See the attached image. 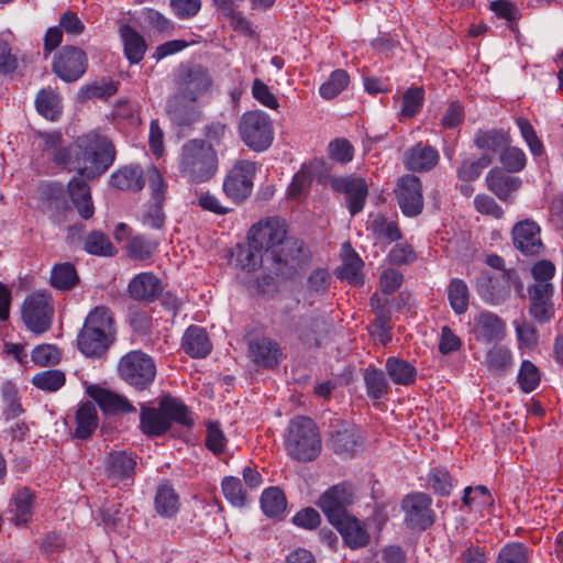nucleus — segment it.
I'll return each instance as SVG.
<instances>
[{
    "label": "nucleus",
    "instance_id": "nucleus-1",
    "mask_svg": "<svg viewBox=\"0 0 563 563\" xmlns=\"http://www.w3.org/2000/svg\"><path fill=\"white\" fill-rule=\"evenodd\" d=\"M44 147L54 151L52 159L57 165L76 169L80 176L95 178L103 174L114 162L113 144L97 133L79 136L67 147L58 148L62 141L59 132L42 134Z\"/></svg>",
    "mask_w": 563,
    "mask_h": 563
},
{
    "label": "nucleus",
    "instance_id": "nucleus-2",
    "mask_svg": "<svg viewBox=\"0 0 563 563\" xmlns=\"http://www.w3.org/2000/svg\"><path fill=\"white\" fill-rule=\"evenodd\" d=\"M117 339L113 312L106 306H97L87 314L77 335L78 350L90 358L103 357Z\"/></svg>",
    "mask_w": 563,
    "mask_h": 563
},
{
    "label": "nucleus",
    "instance_id": "nucleus-3",
    "mask_svg": "<svg viewBox=\"0 0 563 563\" xmlns=\"http://www.w3.org/2000/svg\"><path fill=\"white\" fill-rule=\"evenodd\" d=\"M140 409V429L148 437L164 435L173 422L186 428L195 424L190 409L180 398L170 395L163 396L157 408L141 404Z\"/></svg>",
    "mask_w": 563,
    "mask_h": 563
},
{
    "label": "nucleus",
    "instance_id": "nucleus-4",
    "mask_svg": "<svg viewBox=\"0 0 563 563\" xmlns=\"http://www.w3.org/2000/svg\"><path fill=\"white\" fill-rule=\"evenodd\" d=\"M217 150L202 139L185 142L177 158L179 175L191 184L209 181L218 172Z\"/></svg>",
    "mask_w": 563,
    "mask_h": 563
},
{
    "label": "nucleus",
    "instance_id": "nucleus-5",
    "mask_svg": "<svg viewBox=\"0 0 563 563\" xmlns=\"http://www.w3.org/2000/svg\"><path fill=\"white\" fill-rule=\"evenodd\" d=\"M284 444L288 455L299 462L314 461L322 450L318 426L305 416L290 420Z\"/></svg>",
    "mask_w": 563,
    "mask_h": 563
},
{
    "label": "nucleus",
    "instance_id": "nucleus-6",
    "mask_svg": "<svg viewBox=\"0 0 563 563\" xmlns=\"http://www.w3.org/2000/svg\"><path fill=\"white\" fill-rule=\"evenodd\" d=\"M242 142L254 152H264L273 143L274 126L271 117L262 110L244 112L238 121Z\"/></svg>",
    "mask_w": 563,
    "mask_h": 563
},
{
    "label": "nucleus",
    "instance_id": "nucleus-7",
    "mask_svg": "<svg viewBox=\"0 0 563 563\" xmlns=\"http://www.w3.org/2000/svg\"><path fill=\"white\" fill-rule=\"evenodd\" d=\"M289 239L286 232L285 221L271 218L263 223L252 227L250 231V257H254L255 253L260 254L261 263L267 257H274V252L284 241Z\"/></svg>",
    "mask_w": 563,
    "mask_h": 563
},
{
    "label": "nucleus",
    "instance_id": "nucleus-8",
    "mask_svg": "<svg viewBox=\"0 0 563 563\" xmlns=\"http://www.w3.org/2000/svg\"><path fill=\"white\" fill-rule=\"evenodd\" d=\"M118 372L129 385L143 390L154 382L156 365L150 355L140 350H134L121 357Z\"/></svg>",
    "mask_w": 563,
    "mask_h": 563
},
{
    "label": "nucleus",
    "instance_id": "nucleus-9",
    "mask_svg": "<svg viewBox=\"0 0 563 563\" xmlns=\"http://www.w3.org/2000/svg\"><path fill=\"white\" fill-rule=\"evenodd\" d=\"M21 313L24 324L31 332L45 333L49 330L54 316L51 296L41 291L32 292L24 299Z\"/></svg>",
    "mask_w": 563,
    "mask_h": 563
},
{
    "label": "nucleus",
    "instance_id": "nucleus-10",
    "mask_svg": "<svg viewBox=\"0 0 563 563\" xmlns=\"http://www.w3.org/2000/svg\"><path fill=\"white\" fill-rule=\"evenodd\" d=\"M174 85L173 96L187 98L191 101H201V98L210 90L212 79L205 67L194 65L179 69L175 76Z\"/></svg>",
    "mask_w": 563,
    "mask_h": 563
},
{
    "label": "nucleus",
    "instance_id": "nucleus-11",
    "mask_svg": "<svg viewBox=\"0 0 563 563\" xmlns=\"http://www.w3.org/2000/svg\"><path fill=\"white\" fill-rule=\"evenodd\" d=\"M515 282H517V275L514 271L494 275L483 272L477 278L476 289L486 303L498 306L510 297L511 284Z\"/></svg>",
    "mask_w": 563,
    "mask_h": 563
},
{
    "label": "nucleus",
    "instance_id": "nucleus-12",
    "mask_svg": "<svg viewBox=\"0 0 563 563\" xmlns=\"http://www.w3.org/2000/svg\"><path fill=\"white\" fill-rule=\"evenodd\" d=\"M256 173L254 162L238 161L223 180V191L234 202L246 199L253 189V178Z\"/></svg>",
    "mask_w": 563,
    "mask_h": 563
},
{
    "label": "nucleus",
    "instance_id": "nucleus-13",
    "mask_svg": "<svg viewBox=\"0 0 563 563\" xmlns=\"http://www.w3.org/2000/svg\"><path fill=\"white\" fill-rule=\"evenodd\" d=\"M165 111L172 124L180 130L191 129L203 117L201 101H191L173 95L166 100Z\"/></svg>",
    "mask_w": 563,
    "mask_h": 563
},
{
    "label": "nucleus",
    "instance_id": "nucleus-14",
    "mask_svg": "<svg viewBox=\"0 0 563 563\" xmlns=\"http://www.w3.org/2000/svg\"><path fill=\"white\" fill-rule=\"evenodd\" d=\"M87 65V56L81 48L64 46L54 58L53 71L62 80L73 82L86 73Z\"/></svg>",
    "mask_w": 563,
    "mask_h": 563
},
{
    "label": "nucleus",
    "instance_id": "nucleus-15",
    "mask_svg": "<svg viewBox=\"0 0 563 563\" xmlns=\"http://www.w3.org/2000/svg\"><path fill=\"white\" fill-rule=\"evenodd\" d=\"M511 236L515 249L523 256H539L543 253L541 229L534 221H519L514 225Z\"/></svg>",
    "mask_w": 563,
    "mask_h": 563
},
{
    "label": "nucleus",
    "instance_id": "nucleus-16",
    "mask_svg": "<svg viewBox=\"0 0 563 563\" xmlns=\"http://www.w3.org/2000/svg\"><path fill=\"white\" fill-rule=\"evenodd\" d=\"M398 205L407 217L421 213L423 196L420 179L412 175H406L398 180L396 189Z\"/></svg>",
    "mask_w": 563,
    "mask_h": 563
},
{
    "label": "nucleus",
    "instance_id": "nucleus-17",
    "mask_svg": "<svg viewBox=\"0 0 563 563\" xmlns=\"http://www.w3.org/2000/svg\"><path fill=\"white\" fill-rule=\"evenodd\" d=\"M352 503L350 489L343 485H334L325 490L318 500V506L333 525L349 516L346 507Z\"/></svg>",
    "mask_w": 563,
    "mask_h": 563
},
{
    "label": "nucleus",
    "instance_id": "nucleus-18",
    "mask_svg": "<svg viewBox=\"0 0 563 563\" xmlns=\"http://www.w3.org/2000/svg\"><path fill=\"white\" fill-rule=\"evenodd\" d=\"M405 521L413 529H427L433 523L431 499L422 493L410 494L402 500Z\"/></svg>",
    "mask_w": 563,
    "mask_h": 563
},
{
    "label": "nucleus",
    "instance_id": "nucleus-19",
    "mask_svg": "<svg viewBox=\"0 0 563 563\" xmlns=\"http://www.w3.org/2000/svg\"><path fill=\"white\" fill-rule=\"evenodd\" d=\"M303 244L296 238H289L277 247L274 257H267L264 264H269L276 273L287 275L302 261Z\"/></svg>",
    "mask_w": 563,
    "mask_h": 563
},
{
    "label": "nucleus",
    "instance_id": "nucleus-20",
    "mask_svg": "<svg viewBox=\"0 0 563 563\" xmlns=\"http://www.w3.org/2000/svg\"><path fill=\"white\" fill-rule=\"evenodd\" d=\"M332 187L345 195L351 216H355L363 210L368 194L366 181L363 178L354 176L335 178L332 181Z\"/></svg>",
    "mask_w": 563,
    "mask_h": 563
},
{
    "label": "nucleus",
    "instance_id": "nucleus-21",
    "mask_svg": "<svg viewBox=\"0 0 563 563\" xmlns=\"http://www.w3.org/2000/svg\"><path fill=\"white\" fill-rule=\"evenodd\" d=\"M529 312L539 323L549 322L554 316L552 284H533L528 288Z\"/></svg>",
    "mask_w": 563,
    "mask_h": 563
},
{
    "label": "nucleus",
    "instance_id": "nucleus-22",
    "mask_svg": "<svg viewBox=\"0 0 563 563\" xmlns=\"http://www.w3.org/2000/svg\"><path fill=\"white\" fill-rule=\"evenodd\" d=\"M251 360L261 367H276L283 360L280 345L269 338H258L249 343Z\"/></svg>",
    "mask_w": 563,
    "mask_h": 563
},
{
    "label": "nucleus",
    "instance_id": "nucleus-23",
    "mask_svg": "<svg viewBox=\"0 0 563 563\" xmlns=\"http://www.w3.org/2000/svg\"><path fill=\"white\" fill-rule=\"evenodd\" d=\"M87 394L107 415H115L119 412H134L135 407L122 395L115 394L100 386H89Z\"/></svg>",
    "mask_w": 563,
    "mask_h": 563
},
{
    "label": "nucleus",
    "instance_id": "nucleus-24",
    "mask_svg": "<svg viewBox=\"0 0 563 563\" xmlns=\"http://www.w3.org/2000/svg\"><path fill=\"white\" fill-rule=\"evenodd\" d=\"M505 322L495 313L484 311L474 318L475 339L485 343L503 340L505 336Z\"/></svg>",
    "mask_w": 563,
    "mask_h": 563
},
{
    "label": "nucleus",
    "instance_id": "nucleus-25",
    "mask_svg": "<svg viewBox=\"0 0 563 563\" xmlns=\"http://www.w3.org/2000/svg\"><path fill=\"white\" fill-rule=\"evenodd\" d=\"M129 295L139 301H154L162 292L161 279L152 273H140L129 283Z\"/></svg>",
    "mask_w": 563,
    "mask_h": 563
},
{
    "label": "nucleus",
    "instance_id": "nucleus-26",
    "mask_svg": "<svg viewBox=\"0 0 563 563\" xmlns=\"http://www.w3.org/2000/svg\"><path fill=\"white\" fill-rule=\"evenodd\" d=\"M521 179L501 168H493L486 176L488 189L500 200L507 201L512 192L521 187Z\"/></svg>",
    "mask_w": 563,
    "mask_h": 563
},
{
    "label": "nucleus",
    "instance_id": "nucleus-27",
    "mask_svg": "<svg viewBox=\"0 0 563 563\" xmlns=\"http://www.w3.org/2000/svg\"><path fill=\"white\" fill-rule=\"evenodd\" d=\"M68 196L82 219H90L95 213L89 185L79 177L68 183Z\"/></svg>",
    "mask_w": 563,
    "mask_h": 563
},
{
    "label": "nucleus",
    "instance_id": "nucleus-28",
    "mask_svg": "<svg viewBox=\"0 0 563 563\" xmlns=\"http://www.w3.org/2000/svg\"><path fill=\"white\" fill-rule=\"evenodd\" d=\"M330 446L335 454L347 456L357 445V434L354 426L347 422H338L332 426Z\"/></svg>",
    "mask_w": 563,
    "mask_h": 563
},
{
    "label": "nucleus",
    "instance_id": "nucleus-29",
    "mask_svg": "<svg viewBox=\"0 0 563 563\" xmlns=\"http://www.w3.org/2000/svg\"><path fill=\"white\" fill-rule=\"evenodd\" d=\"M181 346L188 355L195 358L206 357L212 349L206 330L198 325H190L185 331Z\"/></svg>",
    "mask_w": 563,
    "mask_h": 563
},
{
    "label": "nucleus",
    "instance_id": "nucleus-30",
    "mask_svg": "<svg viewBox=\"0 0 563 563\" xmlns=\"http://www.w3.org/2000/svg\"><path fill=\"white\" fill-rule=\"evenodd\" d=\"M34 503L35 495L29 488L19 489L10 503V520L16 526L26 525L32 518Z\"/></svg>",
    "mask_w": 563,
    "mask_h": 563
},
{
    "label": "nucleus",
    "instance_id": "nucleus-31",
    "mask_svg": "<svg viewBox=\"0 0 563 563\" xmlns=\"http://www.w3.org/2000/svg\"><path fill=\"white\" fill-rule=\"evenodd\" d=\"M438 161V151L421 143L408 150L405 157L407 168L413 172L429 170L437 165Z\"/></svg>",
    "mask_w": 563,
    "mask_h": 563
},
{
    "label": "nucleus",
    "instance_id": "nucleus-32",
    "mask_svg": "<svg viewBox=\"0 0 563 563\" xmlns=\"http://www.w3.org/2000/svg\"><path fill=\"white\" fill-rule=\"evenodd\" d=\"M110 184L119 190L140 191L145 185L143 169L140 165H128L110 177Z\"/></svg>",
    "mask_w": 563,
    "mask_h": 563
},
{
    "label": "nucleus",
    "instance_id": "nucleus-33",
    "mask_svg": "<svg viewBox=\"0 0 563 563\" xmlns=\"http://www.w3.org/2000/svg\"><path fill=\"white\" fill-rule=\"evenodd\" d=\"M333 526L338 528L343 540L351 549L365 547L369 541V534L356 518L346 516Z\"/></svg>",
    "mask_w": 563,
    "mask_h": 563
},
{
    "label": "nucleus",
    "instance_id": "nucleus-34",
    "mask_svg": "<svg viewBox=\"0 0 563 563\" xmlns=\"http://www.w3.org/2000/svg\"><path fill=\"white\" fill-rule=\"evenodd\" d=\"M120 36L123 42L124 55L131 64H139L147 49V44L132 26L124 24L120 27Z\"/></svg>",
    "mask_w": 563,
    "mask_h": 563
},
{
    "label": "nucleus",
    "instance_id": "nucleus-35",
    "mask_svg": "<svg viewBox=\"0 0 563 563\" xmlns=\"http://www.w3.org/2000/svg\"><path fill=\"white\" fill-rule=\"evenodd\" d=\"M135 456L124 451L112 452L107 456L106 471L110 478L125 479L134 474Z\"/></svg>",
    "mask_w": 563,
    "mask_h": 563
},
{
    "label": "nucleus",
    "instance_id": "nucleus-36",
    "mask_svg": "<svg viewBox=\"0 0 563 563\" xmlns=\"http://www.w3.org/2000/svg\"><path fill=\"white\" fill-rule=\"evenodd\" d=\"M75 437L80 440L89 439L98 427V412L91 401H85L78 406L76 411Z\"/></svg>",
    "mask_w": 563,
    "mask_h": 563
},
{
    "label": "nucleus",
    "instance_id": "nucleus-37",
    "mask_svg": "<svg viewBox=\"0 0 563 563\" xmlns=\"http://www.w3.org/2000/svg\"><path fill=\"white\" fill-rule=\"evenodd\" d=\"M385 368L389 378L396 385L408 386L416 380V367L402 358L396 356L388 357L385 363Z\"/></svg>",
    "mask_w": 563,
    "mask_h": 563
},
{
    "label": "nucleus",
    "instance_id": "nucleus-38",
    "mask_svg": "<svg viewBox=\"0 0 563 563\" xmlns=\"http://www.w3.org/2000/svg\"><path fill=\"white\" fill-rule=\"evenodd\" d=\"M154 505L156 512L165 518L175 516L180 507L177 493L167 483H164L157 487Z\"/></svg>",
    "mask_w": 563,
    "mask_h": 563
},
{
    "label": "nucleus",
    "instance_id": "nucleus-39",
    "mask_svg": "<svg viewBox=\"0 0 563 563\" xmlns=\"http://www.w3.org/2000/svg\"><path fill=\"white\" fill-rule=\"evenodd\" d=\"M346 254L343 257L342 266L338 269V276L346 279L354 285H363L362 267L364 265L361 257L350 247V244L343 245Z\"/></svg>",
    "mask_w": 563,
    "mask_h": 563
},
{
    "label": "nucleus",
    "instance_id": "nucleus-40",
    "mask_svg": "<svg viewBox=\"0 0 563 563\" xmlns=\"http://www.w3.org/2000/svg\"><path fill=\"white\" fill-rule=\"evenodd\" d=\"M37 112L44 118L55 121L62 113L60 97L51 88L41 89L35 99Z\"/></svg>",
    "mask_w": 563,
    "mask_h": 563
},
{
    "label": "nucleus",
    "instance_id": "nucleus-41",
    "mask_svg": "<svg viewBox=\"0 0 563 563\" xmlns=\"http://www.w3.org/2000/svg\"><path fill=\"white\" fill-rule=\"evenodd\" d=\"M158 246V242L137 234L131 236L126 243L125 250L132 260L146 261L153 256Z\"/></svg>",
    "mask_w": 563,
    "mask_h": 563
},
{
    "label": "nucleus",
    "instance_id": "nucleus-42",
    "mask_svg": "<svg viewBox=\"0 0 563 563\" xmlns=\"http://www.w3.org/2000/svg\"><path fill=\"white\" fill-rule=\"evenodd\" d=\"M261 507L267 517H278L287 507L285 494L278 487L266 488L261 496Z\"/></svg>",
    "mask_w": 563,
    "mask_h": 563
},
{
    "label": "nucleus",
    "instance_id": "nucleus-43",
    "mask_svg": "<svg viewBox=\"0 0 563 563\" xmlns=\"http://www.w3.org/2000/svg\"><path fill=\"white\" fill-rule=\"evenodd\" d=\"M364 383L367 396L372 399L378 400L388 394V382L384 375V372L378 368H366L364 372Z\"/></svg>",
    "mask_w": 563,
    "mask_h": 563
},
{
    "label": "nucleus",
    "instance_id": "nucleus-44",
    "mask_svg": "<svg viewBox=\"0 0 563 563\" xmlns=\"http://www.w3.org/2000/svg\"><path fill=\"white\" fill-rule=\"evenodd\" d=\"M448 299L456 314L464 313L468 308L470 290L466 283L460 278L451 279L448 286Z\"/></svg>",
    "mask_w": 563,
    "mask_h": 563
},
{
    "label": "nucleus",
    "instance_id": "nucleus-45",
    "mask_svg": "<svg viewBox=\"0 0 563 563\" xmlns=\"http://www.w3.org/2000/svg\"><path fill=\"white\" fill-rule=\"evenodd\" d=\"M79 282L75 266L70 263L56 264L51 273V284L59 290H69Z\"/></svg>",
    "mask_w": 563,
    "mask_h": 563
},
{
    "label": "nucleus",
    "instance_id": "nucleus-46",
    "mask_svg": "<svg viewBox=\"0 0 563 563\" xmlns=\"http://www.w3.org/2000/svg\"><path fill=\"white\" fill-rule=\"evenodd\" d=\"M464 506L475 511H483L494 505V499L485 486L466 487L463 496Z\"/></svg>",
    "mask_w": 563,
    "mask_h": 563
},
{
    "label": "nucleus",
    "instance_id": "nucleus-47",
    "mask_svg": "<svg viewBox=\"0 0 563 563\" xmlns=\"http://www.w3.org/2000/svg\"><path fill=\"white\" fill-rule=\"evenodd\" d=\"M474 143L479 150L497 153L508 145V137L503 131L481 130L475 134Z\"/></svg>",
    "mask_w": 563,
    "mask_h": 563
},
{
    "label": "nucleus",
    "instance_id": "nucleus-48",
    "mask_svg": "<svg viewBox=\"0 0 563 563\" xmlns=\"http://www.w3.org/2000/svg\"><path fill=\"white\" fill-rule=\"evenodd\" d=\"M85 250L92 255L113 256L117 253L109 238L100 231H92L85 240Z\"/></svg>",
    "mask_w": 563,
    "mask_h": 563
},
{
    "label": "nucleus",
    "instance_id": "nucleus-49",
    "mask_svg": "<svg viewBox=\"0 0 563 563\" xmlns=\"http://www.w3.org/2000/svg\"><path fill=\"white\" fill-rule=\"evenodd\" d=\"M222 492L228 501L234 507H243L247 500V488L243 487V484L239 477L227 476L222 481Z\"/></svg>",
    "mask_w": 563,
    "mask_h": 563
},
{
    "label": "nucleus",
    "instance_id": "nucleus-50",
    "mask_svg": "<svg viewBox=\"0 0 563 563\" xmlns=\"http://www.w3.org/2000/svg\"><path fill=\"white\" fill-rule=\"evenodd\" d=\"M65 374L59 369H47L33 376L32 383L44 391H56L65 385Z\"/></svg>",
    "mask_w": 563,
    "mask_h": 563
},
{
    "label": "nucleus",
    "instance_id": "nucleus-51",
    "mask_svg": "<svg viewBox=\"0 0 563 563\" xmlns=\"http://www.w3.org/2000/svg\"><path fill=\"white\" fill-rule=\"evenodd\" d=\"M424 101L422 87H410L402 95L400 114L406 118L415 117L421 109Z\"/></svg>",
    "mask_w": 563,
    "mask_h": 563
},
{
    "label": "nucleus",
    "instance_id": "nucleus-52",
    "mask_svg": "<svg viewBox=\"0 0 563 563\" xmlns=\"http://www.w3.org/2000/svg\"><path fill=\"white\" fill-rule=\"evenodd\" d=\"M117 92V86L113 81L92 82L82 87L78 92V100L85 102L90 99H104Z\"/></svg>",
    "mask_w": 563,
    "mask_h": 563
},
{
    "label": "nucleus",
    "instance_id": "nucleus-53",
    "mask_svg": "<svg viewBox=\"0 0 563 563\" xmlns=\"http://www.w3.org/2000/svg\"><path fill=\"white\" fill-rule=\"evenodd\" d=\"M349 84V75L343 69L334 70L329 79L323 82L320 87V95L324 99H333L336 97L342 90L346 88Z\"/></svg>",
    "mask_w": 563,
    "mask_h": 563
},
{
    "label": "nucleus",
    "instance_id": "nucleus-54",
    "mask_svg": "<svg viewBox=\"0 0 563 563\" xmlns=\"http://www.w3.org/2000/svg\"><path fill=\"white\" fill-rule=\"evenodd\" d=\"M540 378L539 368L532 362L523 361L518 373L520 388L525 393H531L539 386Z\"/></svg>",
    "mask_w": 563,
    "mask_h": 563
},
{
    "label": "nucleus",
    "instance_id": "nucleus-55",
    "mask_svg": "<svg viewBox=\"0 0 563 563\" xmlns=\"http://www.w3.org/2000/svg\"><path fill=\"white\" fill-rule=\"evenodd\" d=\"M485 363L490 371H505L510 366L511 353L505 346L494 345L486 353Z\"/></svg>",
    "mask_w": 563,
    "mask_h": 563
},
{
    "label": "nucleus",
    "instance_id": "nucleus-56",
    "mask_svg": "<svg viewBox=\"0 0 563 563\" xmlns=\"http://www.w3.org/2000/svg\"><path fill=\"white\" fill-rule=\"evenodd\" d=\"M42 195L48 208L65 209L67 207L66 191L59 183H47L42 187Z\"/></svg>",
    "mask_w": 563,
    "mask_h": 563
},
{
    "label": "nucleus",
    "instance_id": "nucleus-57",
    "mask_svg": "<svg viewBox=\"0 0 563 563\" xmlns=\"http://www.w3.org/2000/svg\"><path fill=\"white\" fill-rule=\"evenodd\" d=\"M2 398L5 404L4 417L7 420L15 419L22 412V406L16 398V389L11 383H4L1 388Z\"/></svg>",
    "mask_w": 563,
    "mask_h": 563
},
{
    "label": "nucleus",
    "instance_id": "nucleus-58",
    "mask_svg": "<svg viewBox=\"0 0 563 563\" xmlns=\"http://www.w3.org/2000/svg\"><path fill=\"white\" fill-rule=\"evenodd\" d=\"M500 162L509 173H518L526 166L527 158L522 150L507 147L500 153Z\"/></svg>",
    "mask_w": 563,
    "mask_h": 563
},
{
    "label": "nucleus",
    "instance_id": "nucleus-59",
    "mask_svg": "<svg viewBox=\"0 0 563 563\" xmlns=\"http://www.w3.org/2000/svg\"><path fill=\"white\" fill-rule=\"evenodd\" d=\"M202 132L205 136L202 140L216 148L223 142L228 133V124L219 120H212L203 126Z\"/></svg>",
    "mask_w": 563,
    "mask_h": 563
},
{
    "label": "nucleus",
    "instance_id": "nucleus-60",
    "mask_svg": "<svg viewBox=\"0 0 563 563\" xmlns=\"http://www.w3.org/2000/svg\"><path fill=\"white\" fill-rule=\"evenodd\" d=\"M227 445V438L220 429L218 422H209L207 424L206 446L214 454H220L224 451Z\"/></svg>",
    "mask_w": 563,
    "mask_h": 563
},
{
    "label": "nucleus",
    "instance_id": "nucleus-61",
    "mask_svg": "<svg viewBox=\"0 0 563 563\" xmlns=\"http://www.w3.org/2000/svg\"><path fill=\"white\" fill-rule=\"evenodd\" d=\"M32 361L41 366L53 365L60 358L59 350L51 344L37 345L31 354Z\"/></svg>",
    "mask_w": 563,
    "mask_h": 563
},
{
    "label": "nucleus",
    "instance_id": "nucleus-62",
    "mask_svg": "<svg viewBox=\"0 0 563 563\" xmlns=\"http://www.w3.org/2000/svg\"><path fill=\"white\" fill-rule=\"evenodd\" d=\"M141 18L143 19V22L150 26L151 29L157 31V32H170L173 30V23L166 19L162 13L158 11L145 8L142 10Z\"/></svg>",
    "mask_w": 563,
    "mask_h": 563
},
{
    "label": "nucleus",
    "instance_id": "nucleus-63",
    "mask_svg": "<svg viewBox=\"0 0 563 563\" xmlns=\"http://www.w3.org/2000/svg\"><path fill=\"white\" fill-rule=\"evenodd\" d=\"M527 549L521 543H509L500 550L497 563H527Z\"/></svg>",
    "mask_w": 563,
    "mask_h": 563
},
{
    "label": "nucleus",
    "instance_id": "nucleus-64",
    "mask_svg": "<svg viewBox=\"0 0 563 563\" xmlns=\"http://www.w3.org/2000/svg\"><path fill=\"white\" fill-rule=\"evenodd\" d=\"M330 157L339 163H349L353 158L354 148L346 139H336L329 144Z\"/></svg>",
    "mask_w": 563,
    "mask_h": 563
}]
</instances>
